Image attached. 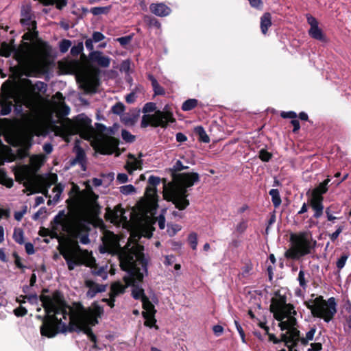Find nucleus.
Listing matches in <instances>:
<instances>
[{"mask_svg": "<svg viewBox=\"0 0 351 351\" xmlns=\"http://www.w3.org/2000/svg\"><path fill=\"white\" fill-rule=\"evenodd\" d=\"M156 109V104L155 103L147 102L144 105L142 111L143 113L152 112L155 111Z\"/></svg>", "mask_w": 351, "mask_h": 351, "instance_id": "52", "label": "nucleus"}, {"mask_svg": "<svg viewBox=\"0 0 351 351\" xmlns=\"http://www.w3.org/2000/svg\"><path fill=\"white\" fill-rule=\"evenodd\" d=\"M330 182V179H326L322 183L319 184V186L315 188L313 191H308L306 193V195H315V196H323L324 193H326L328 191L327 185Z\"/></svg>", "mask_w": 351, "mask_h": 351, "instance_id": "19", "label": "nucleus"}, {"mask_svg": "<svg viewBox=\"0 0 351 351\" xmlns=\"http://www.w3.org/2000/svg\"><path fill=\"white\" fill-rule=\"evenodd\" d=\"M84 50V43L82 40L77 41L75 45L71 47L70 53L73 56H77L81 53H82Z\"/></svg>", "mask_w": 351, "mask_h": 351, "instance_id": "32", "label": "nucleus"}, {"mask_svg": "<svg viewBox=\"0 0 351 351\" xmlns=\"http://www.w3.org/2000/svg\"><path fill=\"white\" fill-rule=\"evenodd\" d=\"M105 38V36L100 32H94L92 35V40L95 43H98L103 40Z\"/></svg>", "mask_w": 351, "mask_h": 351, "instance_id": "60", "label": "nucleus"}, {"mask_svg": "<svg viewBox=\"0 0 351 351\" xmlns=\"http://www.w3.org/2000/svg\"><path fill=\"white\" fill-rule=\"evenodd\" d=\"M89 324H86L85 325H81L82 326V330L81 332H84V334H86L88 337L89 338V339L94 343L93 347L94 348H98L97 347V337L96 335L93 332V330L91 329L90 327H89L88 325ZM99 349H101L100 348H99Z\"/></svg>", "mask_w": 351, "mask_h": 351, "instance_id": "25", "label": "nucleus"}, {"mask_svg": "<svg viewBox=\"0 0 351 351\" xmlns=\"http://www.w3.org/2000/svg\"><path fill=\"white\" fill-rule=\"evenodd\" d=\"M167 212V208H163L161 210L160 214L157 217V221L158 223L159 228L160 230H163L165 228V215Z\"/></svg>", "mask_w": 351, "mask_h": 351, "instance_id": "44", "label": "nucleus"}, {"mask_svg": "<svg viewBox=\"0 0 351 351\" xmlns=\"http://www.w3.org/2000/svg\"><path fill=\"white\" fill-rule=\"evenodd\" d=\"M124 110H125V106L123 105V104H122L121 102L117 103L111 108V111L114 114H119V115L122 114L124 112Z\"/></svg>", "mask_w": 351, "mask_h": 351, "instance_id": "50", "label": "nucleus"}, {"mask_svg": "<svg viewBox=\"0 0 351 351\" xmlns=\"http://www.w3.org/2000/svg\"><path fill=\"white\" fill-rule=\"evenodd\" d=\"M308 196V204L314 210L313 217L319 219L322 215L324 211L323 205V196H315V195H307Z\"/></svg>", "mask_w": 351, "mask_h": 351, "instance_id": "9", "label": "nucleus"}, {"mask_svg": "<svg viewBox=\"0 0 351 351\" xmlns=\"http://www.w3.org/2000/svg\"><path fill=\"white\" fill-rule=\"evenodd\" d=\"M119 70L121 72L128 73L130 70V60L128 59L123 60L120 64Z\"/></svg>", "mask_w": 351, "mask_h": 351, "instance_id": "55", "label": "nucleus"}, {"mask_svg": "<svg viewBox=\"0 0 351 351\" xmlns=\"http://www.w3.org/2000/svg\"><path fill=\"white\" fill-rule=\"evenodd\" d=\"M143 19L144 21L149 25V27H155L158 29L160 28L161 27L160 21L152 16L145 15L144 16Z\"/></svg>", "mask_w": 351, "mask_h": 351, "instance_id": "35", "label": "nucleus"}, {"mask_svg": "<svg viewBox=\"0 0 351 351\" xmlns=\"http://www.w3.org/2000/svg\"><path fill=\"white\" fill-rule=\"evenodd\" d=\"M60 254L63 256L64 259L65 260L66 265L68 266V269L69 271L73 270L75 266L79 265V263L70 257L71 254L68 250H61Z\"/></svg>", "mask_w": 351, "mask_h": 351, "instance_id": "24", "label": "nucleus"}, {"mask_svg": "<svg viewBox=\"0 0 351 351\" xmlns=\"http://www.w3.org/2000/svg\"><path fill=\"white\" fill-rule=\"evenodd\" d=\"M298 280L300 286L303 289H306L307 285H306V281L305 280V273L302 269H301L299 271L298 276Z\"/></svg>", "mask_w": 351, "mask_h": 351, "instance_id": "53", "label": "nucleus"}, {"mask_svg": "<svg viewBox=\"0 0 351 351\" xmlns=\"http://www.w3.org/2000/svg\"><path fill=\"white\" fill-rule=\"evenodd\" d=\"M89 60L93 63H96L98 66L107 68L110 64V58L104 56L100 51H90L88 54Z\"/></svg>", "mask_w": 351, "mask_h": 351, "instance_id": "10", "label": "nucleus"}, {"mask_svg": "<svg viewBox=\"0 0 351 351\" xmlns=\"http://www.w3.org/2000/svg\"><path fill=\"white\" fill-rule=\"evenodd\" d=\"M134 34H131L130 35L122 36L117 38V41L123 47H125L126 45H128L132 40L134 37Z\"/></svg>", "mask_w": 351, "mask_h": 351, "instance_id": "41", "label": "nucleus"}, {"mask_svg": "<svg viewBox=\"0 0 351 351\" xmlns=\"http://www.w3.org/2000/svg\"><path fill=\"white\" fill-rule=\"evenodd\" d=\"M76 121L83 129H91L92 120L85 114H80L76 117Z\"/></svg>", "mask_w": 351, "mask_h": 351, "instance_id": "23", "label": "nucleus"}, {"mask_svg": "<svg viewBox=\"0 0 351 351\" xmlns=\"http://www.w3.org/2000/svg\"><path fill=\"white\" fill-rule=\"evenodd\" d=\"M285 256L288 259L298 260L300 257L303 256V255H301L299 249H297V247L293 245V247L285 252Z\"/></svg>", "mask_w": 351, "mask_h": 351, "instance_id": "26", "label": "nucleus"}, {"mask_svg": "<svg viewBox=\"0 0 351 351\" xmlns=\"http://www.w3.org/2000/svg\"><path fill=\"white\" fill-rule=\"evenodd\" d=\"M68 0H48L46 5L56 4V7L58 10H62L67 5Z\"/></svg>", "mask_w": 351, "mask_h": 351, "instance_id": "40", "label": "nucleus"}, {"mask_svg": "<svg viewBox=\"0 0 351 351\" xmlns=\"http://www.w3.org/2000/svg\"><path fill=\"white\" fill-rule=\"evenodd\" d=\"M157 190L156 188L152 187L151 186H147L145 189V195L149 199H154L155 196H156Z\"/></svg>", "mask_w": 351, "mask_h": 351, "instance_id": "54", "label": "nucleus"}, {"mask_svg": "<svg viewBox=\"0 0 351 351\" xmlns=\"http://www.w3.org/2000/svg\"><path fill=\"white\" fill-rule=\"evenodd\" d=\"M280 116L283 119H294L298 117L297 113L294 111H288V112L282 111L280 113Z\"/></svg>", "mask_w": 351, "mask_h": 351, "instance_id": "58", "label": "nucleus"}, {"mask_svg": "<svg viewBox=\"0 0 351 351\" xmlns=\"http://www.w3.org/2000/svg\"><path fill=\"white\" fill-rule=\"evenodd\" d=\"M349 257V255L346 253H343L341 255V256L338 258V260L336 262V266L338 269V271H339L341 269L343 268L345 266L347 260Z\"/></svg>", "mask_w": 351, "mask_h": 351, "instance_id": "38", "label": "nucleus"}, {"mask_svg": "<svg viewBox=\"0 0 351 351\" xmlns=\"http://www.w3.org/2000/svg\"><path fill=\"white\" fill-rule=\"evenodd\" d=\"M34 89L45 94L47 90V84L41 81H37L34 85Z\"/></svg>", "mask_w": 351, "mask_h": 351, "instance_id": "48", "label": "nucleus"}, {"mask_svg": "<svg viewBox=\"0 0 351 351\" xmlns=\"http://www.w3.org/2000/svg\"><path fill=\"white\" fill-rule=\"evenodd\" d=\"M271 15L269 12L264 13L261 17V29L263 34H266L269 27L271 26Z\"/></svg>", "mask_w": 351, "mask_h": 351, "instance_id": "21", "label": "nucleus"}, {"mask_svg": "<svg viewBox=\"0 0 351 351\" xmlns=\"http://www.w3.org/2000/svg\"><path fill=\"white\" fill-rule=\"evenodd\" d=\"M149 10L152 13L160 17H165L169 15L171 9L165 3H153L149 5Z\"/></svg>", "mask_w": 351, "mask_h": 351, "instance_id": "14", "label": "nucleus"}, {"mask_svg": "<svg viewBox=\"0 0 351 351\" xmlns=\"http://www.w3.org/2000/svg\"><path fill=\"white\" fill-rule=\"evenodd\" d=\"M144 247L138 246V250L134 248H123L118 254L121 269L130 275V286L132 287V296L135 300L141 301L145 294L144 289L140 285L145 276L148 275L147 266L149 256L143 252Z\"/></svg>", "mask_w": 351, "mask_h": 351, "instance_id": "2", "label": "nucleus"}, {"mask_svg": "<svg viewBox=\"0 0 351 351\" xmlns=\"http://www.w3.org/2000/svg\"><path fill=\"white\" fill-rule=\"evenodd\" d=\"M121 136L127 143H132L135 141V136L132 135L129 131L124 129L121 131Z\"/></svg>", "mask_w": 351, "mask_h": 351, "instance_id": "49", "label": "nucleus"}, {"mask_svg": "<svg viewBox=\"0 0 351 351\" xmlns=\"http://www.w3.org/2000/svg\"><path fill=\"white\" fill-rule=\"evenodd\" d=\"M160 182V178L159 177L155 176H150L148 178V184L152 186L155 187L158 185Z\"/></svg>", "mask_w": 351, "mask_h": 351, "instance_id": "57", "label": "nucleus"}, {"mask_svg": "<svg viewBox=\"0 0 351 351\" xmlns=\"http://www.w3.org/2000/svg\"><path fill=\"white\" fill-rule=\"evenodd\" d=\"M12 52L13 53V57L19 63H22L26 61L28 58V52L27 49L13 47Z\"/></svg>", "mask_w": 351, "mask_h": 351, "instance_id": "20", "label": "nucleus"}, {"mask_svg": "<svg viewBox=\"0 0 351 351\" xmlns=\"http://www.w3.org/2000/svg\"><path fill=\"white\" fill-rule=\"evenodd\" d=\"M123 280L125 285H123L120 282H117L112 285L110 298H114L125 293V289L130 286L129 282L131 280L130 275L128 274L124 276Z\"/></svg>", "mask_w": 351, "mask_h": 351, "instance_id": "15", "label": "nucleus"}, {"mask_svg": "<svg viewBox=\"0 0 351 351\" xmlns=\"http://www.w3.org/2000/svg\"><path fill=\"white\" fill-rule=\"evenodd\" d=\"M344 227L342 226H338L337 230L332 232L331 234H330V240L334 242L337 240V239L339 237V234L343 231Z\"/></svg>", "mask_w": 351, "mask_h": 351, "instance_id": "59", "label": "nucleus"}, {"mask_svg": "<svg viewBox=\"0 0 351 351\" xmlns=\"http://www.w3.org/2000/svg\"><path fill=\"white\" fill-rule=\"evenodd\" d=\"M271 313H274V317L276 320L289 319L295 317V315H297L294 306L290 303L285 306L278 307L277 309H272Z\"/></svg>", "mask_w": 351, "mask_h": 351, "instance_id": "8", "label": "nucleus"}, {"mask_svg": "<svg viewBox=\"0 0 351 351\" xmlns=\"http://www.w3.org/2000/svg\"><path fill=\"white\" fill-rule=\"evenodd\" d=\"M198 100L196 99H188L182 105L181 109L183 111H190L197 107Z\"/></svg>", "mask_w": 351, "mask_h": 351, "instance_id": "31", "label": "nucleus"}, {"mask_svg": "<svg viewBox=\"0 0 351 351\" xmlns=\"http://www.w3.org/2000/svg\"><path fill=\"white\" fill-rule=\"evenodd\" d=\"M110 6H105V7H94L92 8L90 12L95 16L100 15V14H106L109 12L110 10Z\"/></svg>", "mask_w": 351, "mask_h": 351, "instance_id": "36", "label": "nucleus"}, {"mask_svg": "<svg viewBox=\"0 0 351 351\" xmlns=\"http://www.w3.org/2000/svg\"><path fill=\"white\" fill-rule=\"evenodd\" d=\"M322 343L319 342H315L311 343V348H309L307 351H322Z\"/></svg>", "mask_w": 351, "mask_h": 351, "instance_id": "64", "label": "nucleus"}, {"mask_svg": "<svg viewBox=\"0 0 351 351\" xmlns=\"http://www.w3.org/2000/svg\"><path fill=\"white\" fill-rule=\"evenodd\" d=\"M272 156V154L267 152L265 149H261L258 152V157L263 162H269Z\"/></svg>", "mask_w": 351, "mask_h": 351, "instance_id": "39", "label": "nucleus"}, {"mask_svg": "<svg viewBox=\"0 0 351 351\" xmlns=\"http://www.w3.org/2000/svg\"><path fill=\"white\" fill-rule=\"evenodd\" d=\"M156 113L160 114L162 117H164V120L167 121V124L168 123L176 122V119L173 117V113L171 112H163L160 110H158Z\"/></svg>", "mask_w": 351, "mask_h": 351, "instance_id": "45", "label": "nucleus"}, {"mask_svg": "<svg viewBox=\"0 0 351 351\" xmlns=\"http://www.w3.org/2000/svg\"><path fill=\"white\" fill-rule=\"evenodd\" d=\"M313 317L322 318L324 322H330L337 313V304L333 297L330 298L328 302L323 301L316 306L307 304Z\"/></svg>", "mask_w": 351, "mask_h": 351, "instance_id": "5", "label": "nucleus"}, {"mask_svg": "<svg viewBox=\"0 0 351 351\" xmlns=\"http://www.w3.org/2000/svg\"><path fill=\"white\" fill-rule=\"evenodd\" d=\"M247 221L245 220H242L241 221H240L237 225V227H236V230L237 232H239V233H243V232L245 231V230L247 229Z\"/></svg>", "mask_w": 351, "mask_h": 351, "instance_id": "61", "label": "nucleus"}, {"mask_svg": "<svg viewBox=\"0 0 351 351\" xmlns=\"http://www.w3.org/2000/svg\"><path fill=\"white\" fill-rule=\"evenodd\" d=\"M181 230V226L178 224H167V233L169 237H173L176 233Z\"/></svg>", "mask_w": 351, "mask_h": 351, "instance_id": "47", "label": "nucleus"}, {"mask_svg": "<svg viewBox=\"0 0 351 351\" xmlns=\"http://www.w3.org/2000/svg\"><path fill=\"white\" fill-rule=\"evenodd\" d=\"M234 324H235L236 328L241 338L242 342L245 343H246L245 335L244 330H243V328L240 325L239 322L237 320H234Z\"/></svg>", "mask_w": 351, "mask_h": 351, "instance_id": "56", "label": "nucleus"}, {"mask_svg": "<svg viewBox=\"0 0 351 351\" xmlns=\"http://www.w3.org/2000/svg\"><path fill=\"white\" fill-rule=\"evenodd\" d=\"M291 241L293 245L299 249L301 255H303V256L311 254L317 245V241L306 232L300 233L295 237L292 236Z\"/></svg>", "mask_w": 351, "mask_h": 351, "instance_id": "7", "label": "nucleus"}, {"mask_svg": "<svg viewBox=\"0 0 351 351\" xmlns=\"http://www.w3.org/2000/svg\"><path fill=\"white\" fill-rule=\"evenodd\" d=\"M128 158L135 160L134 162H128L125 165V169L127 170L128 173L132 174L133 171L137 169L138 166L141 165V161L136 160L135 156L131 154H129Z\"/></svg>", "mask_w": 351, "mask_h": 351, "instance_id": "27", "label": "nucleus"}, {"mask_svg": "<svg viewBox=\"0 0 351 351\" xmlns=\"http://www.w3.org/2000/svg\"><path fill=\"white\" fill-rule=\"evenodd\" d=\"M90 228L88 225L84 223H80V226L77 227L76 232L74 234L73 237L75 239H80V243L83 245H88L90 243L89 239L88 231Z\"/></svg>", "mask_w": 351, "mask_h": 351, "instance_id": "13", "label": "nucleus"}, {"mask_svg": "<svg viewBox=\"0 0 351 351\" xmlns=\"http://www.w3.org/2000/svg\"><path fill=\"white\" fill-rule=\"evenodd\" d=\"M269 194L271 197V202L274 206L276 208L279 207L282 203L279 191L278 189H273L269 191Z\"/></svg>", "mask_w": 351, "mask_h": 351, "instance_id": "28", "label": "nucleus"}, {"mask_svg": "<svg viewBox=\"0 0 351 351\" xmlns=\"http://www.w3.org/2000/svg\"><path fill=\"white\" fill-rule=\"evenodd\" d=\"M143 303V308L145 311H143L142 314L144 318H147V316L154 317L156 313V310L154 304L149 301L147 296H145L143 300L141 301Z\"/></svg>", "mask_w": 351, "mask_h": 351, "instance_id": "17", "label": "nucleus"}, {"mask_svg": "<svg viewBox=\"0 0 351 351\" xmlns=\"http://www.w3.org/2000/svg\"><path fill=\"white\" fill-rule=\"evenodd\" d=\"M280 323L278 324V326L280 327L282 331L287 330L288 331L286 333H283V335H289L290 330L292 328H296L295 326L297 325L298 322L295 317H291L287 320H278ZM282 334L281 335V336Z\"/></svg>", "mask_w": 351, "mask_h": 351, "instance_id": "18", "label": "nucleus"}, {"mask_svg": "<svg viewBox=\"0 0 351 351\" xmlns=\"http://www.w3.org/2000/svg\"><path fill=\"white\" fill-rule=\"evenodd\" d=\"M92 274L94 276L101 277L102 280H106L108 278V273L106 271V267H100L97 269L93 270Z\"/></svg>", "mask_w": 351, "mask_h": 351, "instance_id": "42", "label": "nucleus"}, {"mask_svg": "<svg viewBox=\"0 0 351 351\" xmlns=\"http://www.w3.org/2000/svg\"><path fill=\"white\" fill-rule=\"evenodd\" d=\"M145 326H147V327H149V328H155L156 330H158V326L156 324V319H155V316L154 317H152V316H147V318H145Z\"/></svg>", "mask_w": 351, "mask_h": 351, "instance_id": "51", "label": "nucleus"}, {"mask_svg": "<svg viewBox=\"0 0 351 351\" xmlns=\"http://www.w3.org/2000/svg\"><path fill=\"white\" fill-rule=\"evenodd\" d=\"M34 18V15L30 6L26 5L21 8L20 23L29 31L23 36L25 40H33L38 36V32L36 31V22Z\"/></svg>", "mask_w": 351, "mask_h": 351, "instance_id": "6", "label": "nucleus"}, {"mask_svg": "<svg viewBox=\"0 0 351 351\" xmlns=\"http://www.w3.org/2000/svg\"><path fill=\"white\" fill-rule=\"evenodd\" d=\"M75 157L69 160V165L73 167L79 164L82 171H86V156L84 150L80 146L75 147Z\"/></svg>", "mask_w": 351, "mask_h": 351, "instance_id": "11", "label": "nucleus"}, {"mask_svg": "<svg viewBox=\"0 0 351 351\" xmlns=\"http://www.w3.org/2000/svg\"><path fill=\"white\" fill-rule=\"evenodd\" d=\"M40 300L47 314V317L43 319V324L40 327V332L42 336L48 338L54 337L58 333L80 332L81 325L91 324L92 326H95L98 323L97 315L99 316L103 311L99 306H97V312H94L91 308H85L81 303H75V308L72 317L76 322H70L66 326L56 316L62 314L66 319L69 315L63 295L60 291H55L51 296L41 295Z\"/></svg>", "mask_w": 351, "mask_h": 351, "instance_id": "1", "label": "nucleus"}, {"mask_svg": "<svg viewBox=\"0 0 351 351\" xmlns=\"http://www.w3.org/2000/svg\"><path fill=\"white\" fill-rule=\"evenodd\" d=\"M27 209V206H24L21 210L15 212L14 213V219L16 221H21V219L23 218V215L26 213Z\"/></svg>", "mask_w": 351, "mask_h": 351, "instance_id": "62", "label": "nucleus"}, {"mask_svg": "<svg viewBox=\"0 0 351 351\" xmlns=\"http://www.w3.org/2000/svg\"><path fill=\"white\" fill-rule=\"evenodd\" d=\"M13 239L20 245L24 243V232L21 228H14L13 233Z\"/></svg>", "mask_w": 351, "mask_h": 351, "instance_id": "34", "label": "nucleus"}, {"mask_svg": "<svg viewBox=\"0 0 351 351\" xmlns=\"http://www.w3.org/2000/svg\"><path fill=\"white\" fill-rule=\"evenodd\" d=\"M72 42L68 39H62L59 43V50L62 53H65L71 47Z\"/></svg>", "mask_w": 351, "mask_h": 351, "instance_id": "37", "label": "nucleus"}, {"mask_svg": "<svg viewBox=\"0 0 351 351\" xmlns=\"http://www.w3.org/2000/svg\"><path fill=\"white\" fill-rule=\"evenodd\" d=\"M141 110L138 108H134L130 110L128 113L123 114L121 117V121L128 126L134 125L140 116Z\"/></svg>", "mask_w": 351, "mask_h": 351, "instance_id": "16", "label": "nucleus"}, {"mask_svg": "<svg viewBox=\"0 0 351 351\" xmlns=\"http://www.w3.org/2000/svg\"><path fill=\"white\" fill-rule=\"evenodd\" d=\"M276 295L279 296L278 300H272L274 304L270 306V311L277 309L278 307L285 306V305H288L289 303H287V297L285 295H281L278 293V292L276 293Z\"/></svg>", "mask_w": 351, "mask_h": 351, "instance_id": "29", "label": "nucleus"}, {"mask_svg": "<svg viewBox=\"0 0 351 351\" xmlns=\"http://www.w3.org/2000/svg\"><path fill=\"white\" fill-rule=\"evenodd\" d=\"M195 132L199 136V140L200 141L206 143H208L210 142V138L202 126H197L195 128Z\"/></svg>", "mask_w": 351, "mask_h": 351, "instance_id": "30", "label": "nucleus"}, {"mask_svg": "<svg viewBox=\"0 0 351 351\" xmlns=\"http://www.w3.org/2000/svg\"><path fill=\"white\" fill-rule=\"evenodd\" d=\"M85 285L88 288L86 296L90 299L93 298L97 293L106 291L107 287L106 285H99L92 280H86Z\"/></svg>", "mask_w": 351, "mask_h": 351, "instance_id": "12", "label": "nucleus"}, {"mask_svg": "<svg viewBox=\"0 0 351 351\" xmlns=\"http://www.w3.org/2000/svg\"><path fill=\"white\" fill-rule=\"evenodd\" d=\"M151 125L154 127H158V126H160L162 128L167 127V121L165 120H164V117H162V116L160 114H157V113H156V116L153 117Z\"/></svg>", "mask_w": 351, "mask_h": 351, "instance_id": "33", "label": "nucleus"}, {"mask_svg": "<svg viewBox=\"0 0 351 351\" xmlns=\"http://www.w3.org/2000/svg\"><path fill=\"white\" fill-rule=\"evenodd\" d=\"M189 169L188 166L183 165L182 162L178 160L172 167L167 169L172 181L182 186L179 191L171 195L169 201L171 202L180 210H184L189 205L187 199V189L199 181V176L197 173H180L179 171Z\"/></svg>", "mask_w": 351, "mask_h": 351, "instance_id": "3", "label": "nucleus"}, {"mask_svg": "<svg viewBox=\"0 0 351 351\" xmlns=\"http://www.w3.org/2000/svg\"><path fill=\"white\" fill-rule=\"evenodd\" d=\"M188 242L191 248L195 250L197 245V234L195 232H191L188 236Z\"/></svg>", "mask_w": 351, "mask_h": 351, "instance_id": "43", "label": "nucleus"}, {"mask_svg": "<svg viewBox=\"0 0 351 351\" xmlns=\"http://www.w3.org/2000/svg\"><path fill=\"white\" fill-rule=\"evenodd\" d=\"M317 332V327L313 325L309 327V330L306 332L305 336L301 335L300 331L297 328H292L289 335H282V341L289 350L295 348L300 349L308 345V342L313 340H317L315 338Z\"/></svg>", "mask_w": 351, "mask_h": 351, "instance_id": "4", "label": "nucleus"}, {"mask_svg": "<svg viewBox=\"0 0 351 351\" xmlns=\"http://www.w3.org/2000/svg\"><path fill=\"white\" fill-rule=\"evenodd\" d=\"M120 192L125 195L136 192V188L132 184L123 185L120 187Z\"/></svg>", "mask_w": 351, "mask_h": 351, "instance_id": "46", "label": "nucleus"}, {"mask_svg": "<svg viewBox=\"0 0 351 351\" xmlns=\"http://www.w3.org/2000/svg\"><path fill=\"white\" fill-rule=\"evenodd\" d=\"M45 213H47V208L46 207L43 206L40 208L39 210L33 215L32 219L34 221H37L40 218V215Z\"/></svg>", "mask_w": 351, "mask_h": 351, "instance_id": "63", "label": "nucleus"}, {"mask_svg": "<svg viewBox=\"0 0 351 351\" xmlns=\"http://www.w3.org/2000/svg\"><path fill=\"white\" fill-rule=\"evenodd\" d=\"M309 36L315 40L319 41H326V36L323 33V31L319 27V26L310 27L308 29Z\"/></svg>", "mask_w": 351, "mask_h": 351, "instance_id": "22", "label": "nucleus"}]
</instances>
